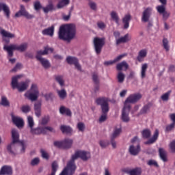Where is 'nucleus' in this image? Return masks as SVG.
Segmentation results:
<instances>
[{"label":"nucleus","mask_w":175,"mask_h":175,"mask_svg":"<svg viewBox=\"0 0 175 175\" xmlns=\"http://www.w3.org/2000/svg\"><path fill=\"white\" fill-rule=\"evenodd\" d=\"M122 68H124L126 70L129 68V66L126 62L123 61L116 65V69L117 70H119L116 75V79L119 84H122V83L125 81V74L121 71L122 70Z\"/></svg>","instance_id":"obj_6"},{"label":"nucleus","mask_w":175,"mask_h":175,"mask_svg":"<svg viewBox=\"0 0 175 175\" xmlns=\"http://www.w3.org/2000/svg\"><path fill=\"white\" fill-rule=\"evenodd\" d=\"M152 13V8L148 7L146 9H145L142 14V21L143 23H148V21H150V17H151Z\"/></svg>","instance_id":"obj_15"},{"label":"nucleus","mask_w":175,"mask_h":175,"mask_svg":"<svg viewBox=\"0 0 175 175\" xmlns=\"http://www.w3.org/2000/svg\"><path fill=\"white\" fill-rule=\"evenodd\" d=\"M34 10L38 12V10H40V9H43V7H42V4H40V1H37L34 2L33 3Z\"/></svg>","instance_id":"obj_52"},{"label":"nucleus","mask_w":175,"mask_h":175,"mask_svg":"<svg viewBox=\"0 0 175 175\" xmlns=\"http://www.w3.org/2000/svg\"><path fill=\"white\" fill-rule=\"evenodd\" d=\"M93 43L94 46V50L96 54H100V53L102 52V49L106 43V38L105 37H96L94 38Z\"/></svg>","instance_id":"obj_10"},{"label":"nucleus","mask_w":175,"mask_h":175,"mask_svg":"<svg viewBox=\"0 0 175 175\" xmlns=\"http://www.w3.org/2000/svg\"><path fill=\"white\" fill-rule=\"evenodd\" d=\"M0 175H13V168L10 165H3L0 170Z\"/></svg>","instance_id":"obj_18"},{"label":"nucleus","mask_w":175,"mask_h":175,"mask_svg":"<svg viewBox=\"0 0 175 175\" xmlns=\"http://www.w3.org/2000/svg\"><path fill=\"white\" fill-rule=\"evenodd\" d=\"M66 62L70 65H75L76 69L81 70V66L79 64V59L75 57L68 56L66 58Z\"/></svg>","instance_id":"obj_14"},{"label":"nucleus","mask_w":175,"mask_h":175,"mask_svg":"<svg viewBox=\"0 0 175 175\" xmlns=\"http://www.w3.org/2000/svg\"><path fill=\"white\" fill-rule=\"evenodd\" d=\"M131 20H132V16H131V14H125L122 18L124 29H128V28H129V23H131Z\"/></svg>","instance_id":"obj_22"},{"label":"nucleus","mask_w":175,"mask_h":175,"mask_svg":"<svg viewBox=\"0 0 175 175\" xmlns=\"http://www.w3.org/2000/svg\"><path fill=\"white\" fill-rule=\"evenodd\" d=\"M77 129H79V132H84L85 130V124L84 123L80 122L77 125Z\"/></svg>","instance_id":"obj_49"},{"label":"nucleus","mask_w":175,"mask_h":175,"mask_svg":"<svg viewBox=\"0 0 175 175\" xmlns=\"http://www.w3.org/2000/svg\"><path fill=\"white\" fill-rule=\"evenodd\" d=\"M21 110L23 113H29V111H31V107H29V105H23L21 107Z\"/></svg>","instance_id":"obj_53"},{"label":"nucleus","mask_w":175,"mask_h":175,"mask_svg":"<svg viewBox=\"0 0 175 175\" xmlns=\"http://www.w3.org/2000/svg\"><path fill=\"white\" fill-rule=\"evenodd\" d=\"M121 129H115L111 138L116 139V137H118V136H120V133H121Z\"/></svg>","instance_id":"obj_46"},{"label":"nucleus","mask_w":175,"mask_h":175,"mask_svg":"<svg viewBox=\"0 0 175 175\" xmlns=\"http://www.w3.org/2000/svg\"><path fill=\"white\" fill-rule=\"evenodd\" d=\"M23 66V65L20 63H17L15 66L14 68H12V70H11V72H17V70H18V69H21V67Z\"/></svg>","instance_id":"obj_62"},{"label":"nucleus","mask_w":175,"mask_h":175,"mask_svg":"<svg viewBox=\"0 0 175 175\" xmlns=\"http://www.w3.org/2000/svg\"><path fill=\"white\" fill-rule=\"evenodd\" d=\"M101 110H102V113H105L107 114V113H109V103H107L106 104H104V105H103L101 107Z\"/></svg>","instance_id":"obj_47"},{"label":"nucleus","mask_w":175,"mask_h":175,"mask_svg":"<svg viewBox=\"0 0 175 175\" xmlns=\"http://www.w3.org/2000/svg\"><path fill=\"white\" fill-rule=\"evenodd\" d=\"M170 94H172V90H169L168 92H167L166 93L163 94L161 98V100L163 102H167V100H169V98L170 96Z\"/></svg>","instance_id":"obj_44"},{"label":"nucleus","mask_w":175,"mask_h":175,"mask_svg":"<svg viewBox=\"0 0 175 175\" xmlns=\"http://www.w3.org/2000/svg\"><path fill=\"white\" fill-rule=\"evenodd\" d=\"M73 144V139H65L63 140V148H70Z\"/></svg>","instance_id":"obj_34"},{"label":"nucleus","mask_w":175,"mask_h":175,"mask_svg":"<svg viewBox=\"0 0 175 175\" xmlns=\"http://www.w3.org/2000/svg\"><path fill=\"white\" fill-rule=\"evenodd\" d=\"M40 153H41L42 158H44V159H49V158H50V157L49 156V153H47L46 151H44V150L41 149Z\"/></svg>","instance_id":"obj_56"},{"label":"nucleus","mask_w":175,"mask_h":175,"mask_svg":"<svg viewBox=\"0 0 175 175\" xmlns=\"http://www.w3.org/2000/svg\"><path fill=\"white\" fill-rule=\"evenodd\" d=\"M39 162H40V161L39 160V158H35L31 161V166H36V165L39 164Z\"/></svg>","instance_id":"obj_63"},{"label":"nucleus","mask_w":175,"mask_h":175,"mask_svg":"<svg viewBox=\"0 0 175 175\" xmlns=\"http://www.w3.org/2000/svg\"><path fill=\"white\" fill-rule=\"evenodd\" d=\"M53 144L55 147H57L58 148H64V141H55Z\"/></svg>","instance_id":"obj_55"},{"label":"nucleus","mask_w":175,"mask_h":175,"mask_svg":"<svg viewBox=\"0 0 175 175\" xmlns=\"http://www.w3.org/2000/svg\"><path fill=\"white\" fill-rule=\"evenodd\" d=\"M0 105H1V106H3L4 107H9V106H10V102H9V100H8V98H6V96H1Z\"/></svg>","instance_id":"obj_38"},{"label":"nucleus","mask_w":175,"mask_h":175,"mask_svg":"<svg viewBox=\"0 0 175 175\" xmlns=\"http://www.w3.org/2000/svg\"><path fill=\"white\" fill-rule=\"evenodd\" d=\"M130 175H142V168L136 167L129 171Z\"/></svg>","instance_id":"obj_43"},{"label":"nucleus","mask_w":175,"mask_h":175,"mask_svg":"<svg viewBox=\"0 0 175 175\" xmlns=\"http://www.w3.org/2000/svg\"><path fill=\"white\" fill-rule=\"evenodd\" d=\"M28 49V44L27 42L23 43L20 45L17 44H11V45H4L3 50L7 51L8 57H13V51L16 50V51H20L21 53H24L25 50Z\"/></svg>","instance_id":"obj_5"},{"label":"nucleus","mask_w":175,"mask_h":175,"mask_svg":"<svg viewBox=\"0 0 175 175\" xmlns=\"http://www.w3.org/2000/svg\"><path fill=\"white\" fill-rule=\"evenodd\" d=\"M107 120V113H103L101 116L99 118V122L100 124H102V122H105Z\"/></svg>","instance_id":"obj_57"},{"label":"nucleus","mask_w":175,"mask_h":175,"mask_svg":"<svg viewBox=\"0 0 175 175\" xmlns=\"http://www.w3.org/2000/svg\"><path fill=\"white\" fill-rule=\"evenodd\" d=\"M150 110V105H144L142 109L140 110L139 114H146V113Z\"/></svg>","instance_id":"obj_51"},{"label":"nucleus","mask_w":175,"mask_h":175,"mask_svg":"<svg viewBox=\"0 0 175 175\" xmlns=\"http://www.w3.org/2000/svg\"><path fill=\"white\" fill-rule=\"evenodd\" d=\"M0 33L2 36L3 42H5V43H9L10 42V40H8L6 38H8L9 39L16 38V35L2 29V27H0Z\"/></svg>","instance_id":"obj_12"},{"label":"nucleus","mask_w":175,"mask_h":175,"mask_svg":"<svg viewBox=\"0 0 175 175\" xmlns=\"http://www.w3.org/2000/svg\"><path fill=\"white\" fill-rule=\"evenodd\" d=\"M158 137H159V130L156 129L153 134V136L149 139L148 141L144 142V144L148 146L150 144H154L157 140H158Z\"/></svg>","instance_id":"obj_21"},{"label":"nucleus","mask_w":175,"mask_h":175,"mask_svg":"<svg viewBox=\"0 0 175 175\" xmlns=\"http://www.w3.org/2000/svg\"><path fill=\"white\" fill-rule=\"evenodd\" d=\"M11 135L13 143H19L22 147L21 152V154H24V152H25L27 146L23 140L20 141V134L18 133V131H17L16 129H12Z\"/></svg>","instance_id":"obj_8"},{"label":"nucleus","mask_w":175,"mask_h":175,"mask_svg":"<svg viewBox=\"0 0 175 175\" xmlns=\"http://www.w3.org/2000/svg\"><path fill=\"white\" fill-rule=\"evenodd\" d=\"M25 96L29 100H31V102L37 100L38 98H39V88H38V85L33 83L29 91H27L25 94Z\"/></svg>","instance_id":"obj_7"},{"label":"nucleus","mask_w":175,"mask_h":175,"mask_svg":"<svg viewBox=\"0 0 175 175\" xmlns=\"http://www.w3.org/2000/svg\"><path fill=\"white\" fill-rule=\"evenodd\" d=\"M132 39V37L129 36V33L125 34L123 37L116 39V45L121 44V43H126Z\"/></svg>","instance_id":"obj_23"},{"label":"nucleus","mask_w":175,"mask_h":175,"mask_svg":"<svg viewBox=\"0 0 175 175\" xmlns=\"http://www.w3.org/2000/svg\"><path fill=\"white\" fill-rule=\"evenodd\" d=\"M171 152H175V139L172 140L169 144Z\"/></svg>","instance_id":"obj_58"},{"label":"nucleus","mask_w":175,"mask_h":175,"mask_svg":"<svg viewBox=\"0 0 175 175\" xmlns=\"http://www.w3.org/2000/svg\"><path fill=\"white\" fill-rule=\"evenodd\" d=\"M148 165L149 166H155V167H159V165H158V163H157V161H154V160H149L148 161Z\"/></svg>","instance_id":"obj_59"},{"label":"nucleus","mask_w":175,"mask_h":175,"mask_svg":"<svg viewBox=\"0 0 175 175\" xmlns=\"http://www.w3.org/2000/svg\"><path fill=\"white\" fill-rule=\"evenodd\" d=\"M80 158L82 161H88L91 158V153L84 150H77L72 155L70 161H68V166H72L74 169H77L75 161Z\"/></svg>","instance_id":"obj_3"},{"label":"nucleus","mask_w":175,"mask_h":175,"mask_svg":"<svg viewBox=\"0 0 175 175\" xmlns=\"http://www.w3.org/2000/svg\"><path fill=\"white\" fill-rule=\"evenodd\" d=\"M16 144H17V142H13V141H12V142L7 146V150L12 155H16V151L17 150V146Z\"/></svg>","instance_id":"obj_24"},{"label":"nucleus","mask_w":175,"mask_h":175,"mask_svg":"<svg viewBox=\"0 0 175 175\" xmlns=\"http://www.w3.org/2000/svg\"><path fill=\"white\" fill-rule=\"evenodd\" d=\"M163 46L165 51H169L170 50V46L169 45V40L167 38L163 39Z\"/></svg>","instance_id":"obj_45"},{"label":"nucleus","mask_w":175,"mask_h":175,"mask_svg":"<svg viewBox=\"0 0 175 175\" xmlns=\"http://www.w3.org/2000/svg\"><path fill=\"white\" fill-rule=\"evenodd\" d=\"M18 79H21V75H16L12 78L11 85L13 90H16L17 88L19 92H24L29 87V83L31 81L29 79H27L25 81H22L18 83Z\"/></svg>","instance_id":"obj_2"},{"label":"nucleus","mask_w":175,"mask_h":175,"mask_svg":"<svg viewBox=\"0 0 175 175\" xmlns=\"http://www.w3.org/2000/svg\"><path fill=\"white\" fill-rule=\"evenodd\" d=\"M44 129L42 128H37V129H31L30 130L31 135H40L42 133H44Z\"/></svg>","instance_id":"obj_36"},{"label":"nucleus","mask_w":175,"mask_h":175,"mask_svg":"<svg viewBox=\"0 0 175 175\" xmlns=\"http://www.w3.org/2000/svg\"><path fill=\"white\" fill-rule=\"evenodd\" d=\"M76 172V169L73 166H69V162L67 163V166L63 170L59 175H73Z\"/></svg>","instance_id":"obj_17"},{"label":"nucleus","mask_w":175,"mask_h":175,"mask_svg":"<svg viewBox=\"0 0 175 175\" xmlns=\"http://www.w3.org/2000/svg\"><path fill=\"white\" fill-rule=\"evenodd\" d=\"M129 111H131V109H128V108L124 105L121 115V120L123 122H129V121H131V118L129 117Z\"/></svg>","instance_id":"obj_16"},{"label":"nucleus","mask_w":175,"mask_h":175,"mask_svg":"<svg viewBox=\"0 0 175 175\" xmlns=\"http://www.w3.org/2000/svg\"><path fill=\"white\" fill-rule=\"evenodd\" d=\"M57 95L60 99H65L68 96V93L65 89H62L60 90H57Z\"/></svg>","instance_id":"obj_37"},{"label":"nucleus","mask_w":175,"mask_h":175,"mask_svg":"<svg viewBox=\"0 0 175 175\" xmlns=\"http://www.w3.org/2000/svg\"><path fill=\"white\" fill-rule=\"evenodd\" d=\"M147 69H148V64L147 63L143 64L141 67V79H146Z\"/></svg>","instance_id":"obj_32"},{"label":"nucleus","mask_w":175,"mask_h":175,"mask_svg":"<svg viewBox=\"0 0 175 175\" xmlns=\"http://www.w3.org/2000/svg\"><path fill=\"white\" fill-rule=\"evenodd\" d=\"M44 13H49V12H53V10H55L54 8V5L51 3L47 5L46 7L42 8Z\"/></svg>","instance_id":"obj_40"},{"label":"nucleus","mask_w":175,"mask_h":175,"mask_svg":"<svg viewBox=\"0 0 175 175\" xmlns=\"http://www.w3.org/2000/svg\"><path fill=\"white\" fill-rule=\"evenodd\" d=\"M42 35H45L47 36H53L54 35V25H52L51 27L47 29H44L42 31Z\"/></svg>","instance_id":"obj_29"},{"label":"nucleus","mask_w":175,"mask_h":175,"mask_svg":"<svg viewBox=\"0 0 175 175\" xmlns=\"http://www.w3.org/2000/svg\"><path fill=\"white\" fill-rule=\"evenodd\" d=\"M109 101L105 97H100L96 99V103L98 106L103 107V105H106V103H108Z\"/></svg>","instance_id":"obj_33"},{"label":"nucleus","mask_w":175,"mask_h":175,"mask_svg":"<svg viewBox=\"0 0 175 175\" xmlns=\"http://www.w3.org/2000/svg\"><path fill=\"white\" fill-rule=\"evenodd\" d=\"M12 122L18 126V128H21L24 126V120L23 118L17 116H14V115H11Z\"/></svg>","instance_id":"obj_20"},{"label":"nucleus","mask_w":175,"mask_h":175,"mask_svg":"<svg viewBox=\"0 0 175 175\" xmlns=\"http://www.w3.org/2000/svg\"><path fill=\"white\" fill-rule=\"evenodd\" d=\"M110 16L112 18V20L113 21H115V23L116 24H119L120 23V17L118 16V14H117V12L112 11L110 14Z\"/></svg>","instance_id":"obj_42"},{"label":"nucleus","mask_w":175,"mask_h":175,"mask_svg":"<svg viewBox=\"0 0 175 175\" xmlns=\"http://www.w3.org/2000/svg\"><path fill=\"white\" fill-rule=\"evenodd\" d=\"M3 12L6 18H10V8L5 3H0V12Z\"/></svg>","instance_id":"obj_19"},{"label":"nucleus","mask_w":175,"mask_h":175,"mask_svg":"<svg viewBox=\"0 0 175 175\" xmlns=\"http://www.w3.org/2000/svg\"><path fill=\"white\" fill-rule=\"evenodd\" d=\"M76 36V27L74 25H64L59 27L58 37L60 40L70 42Z\"/></svg>","instance_id":"obj_1"},{"label":"nucleus","mask_w":175,"mask_h":175,"mask_svg":"<svg viewBox=\"0 0 175 175\" xmlns=\"http://www.w3.org/2000/svg\"><path fill=\"white\" fill-rule=\"evenodd\" d=\"M60 130L62 131V133H70L72 132V128L69 126H66V125H62L60 126Z\"/></svg>","instance_id":"obj_41"},{"label":"nucleus","mask_w":175,"mask_h":175,"mask_svg":"<svg viewBox=\"0 0 175 175\" xmlns=\"http://www.w3.org/2000/svg\"><path fill=\"white\" fill-rule=\"evenodd\" d=\"M89 6L92 10H96V3L95 2H90L89 3Z\"/></svg>","instance_id":"obj_64"},{"label":"nucleus","mask_w":175,"mask_h":175,"mask_svg":"<svg viewBox=\"0 0 175 175\" xmlns=\"http://www.w3.org/2000/svg\"><path fill=\"white\" fill-rule=\"evenodd\" d=\"M129 151L131 155H137L140 152V144L137 145L136 147L133 145L130 146Z\"/></svg>","instance_id":"obj_25"},{"label":"nucleus","mask_w":175,"mask_h":175,"mask_svg":"<svg viewBox=\"0 0 175 175\" xmlns=\"http://www.w3.org/2000/svg\"><path fill=\"white\" fill-rule=\"evenodd\" d=\"M156 9L159 14H162L163 20L166 21L170 17V12L166 11V7L163 5H157Z\"/></svg>","instance_id":"obj_13"},{"label":"nucleus","mask_w":175,"mask_h":175,"mask_svg":"<svg viewBox=\"0 0 175 175\" xmlns=\"http://www.w3.org/2000/svg\"><path fill=\"white\" fill-rule=\"evenodd\" d=\"M27 122L30 129H32L33 128V125H35V123L33 122V118H32V116H28Z\"/></svg>","instance_id":"obj_48"},{"label":"nucleus","mask_w":175,"mask_h":175,"mask_svg":"<svg viewBox=\"0 0 175 175\" xmlns=\"http://www.w3.org/2000/svg\"><path fill=\"white\" fill-rule=\"evenodd\" d=\"M92 80L96 85L99 84V77H98V74L94 73L92 75Z\"/></svg>","instance_id":"obj_54"},{"label":"nucleus","mask_w":175,"mask_h":175,"mask_svg":"<svg viewBox=\"0 0 175 175\" xmlns=\"http://www.w3.org/2000/svg\"><path fill=\"white\" fill-rule=\"evenodd\" d=\"M142 97L143 96L140 93L131 94L126 99L124 106H126V108L129 109H131V104L129 103H137V102H139V100H140Z\"/></svg>","instance_id":"obj_9"},{"label":"nucleus","mask_w":175,"mask_h":175,"mask_svg":"<svg viewBox=\"0 0 175 175\" xmlns=\"http://www.w3.org/2000/svg\"><path fill=\"white\" fill-rule=\"evenodd\" d=\"M59 113L60 114H66L68 117L72 116V111L69 109V108H66L64 106H62L59 108Z\"/></svg>","instance_id":"obj_30"},{"label":"nucleus","mask_w":175,"mask_h":175,"mask_svg":"<svg viewBox=\"0 0 175 175\" xmlns=\"http://www.w3.org/2000/svg\"><path fill=\"white\" fill-rule=\"evenodd\" d=\"M141 133L143 139H150L151 137V130L148 129H144Z\"/></svg>","instance_id":"obj_35"},{"label":"nucleus","mask_w":175,"mask_h":175,"mask_svg":"<svg viewBox=\"0 0 175 175\" xmlns=\"http://www.w3.org/2000/svg\"><path fill=\"white\" fill-rule=\"evenodd\" d=\"M70 2V0H60L57 5V8L62 9V8L66 6V5H69Z\"/></svg>","instance_id":"obj_39"},{"label":"nucleus","mask_w":175,"mask_h":175,"mask_svg":"<svg viewBox=\"0 0 175 175\" xmlns=\"http://www.w3.org/2000/svg\"><path fill=\"white\" fill-rule=\"evenodd\" d=\"M49 53H53V51H54V49L50 48L49 46H45L44 51H37V54L36 55V59H38V61L40 62L44 69H49V68H50V62H49L47 59L42 57V56L47 55V54H49Z\"/></svg>","instance_id":"obj_4"},{"label":"nucleus","mask_w":175,"mask_h":175,"mask_svg":"<svg viewBox=\"0 0 175 175\" xmlns=\"http://www.w3.org/2000/svg\"><path fill=\"white\" fill-rule=\"evenodd\" d=\"M99 144L102 148H106L109 146V141H100Z\"/></svg>","instance_id":"obj_60"},{"label":"nucleus","mask_w":175,"mask_h":175,"mask_svg":"<svg viewBox=\"0 0 175 175\" xmlns=\"http://www.w3.org/2000/svg\"><path fill=\"white\" fill-rule=\"evenodd\" d=\"M159 154L163 162H167V152L163 148H159Z\"/></svg>","instance_id":"obj_26"},{"label":"nucleus","mask_w":175,"mask_h":175,"mask_svg":"<svg viewBox=\"0 0 175 175\" xmlns=\"http://www.w3.org/2000/svg\"><path fill=\"white\" fill-rule=\"evenodd\" d=\"M97 26L100 29H105V28H106V24L102 21H98L97 23Z\"/></svg>","instance_id":"obj_61"},{"label":"nucleus","mask_w":175,"mask_h":175,"mask_svg":"<svg viewBox=\"0 0 175 175\" xmlns=\"http://www.w3.org/2000/svg\"><path fill=\"white\" fill-rule=\"evenodd\" d=\"M34 111L36 117H40L42 114V103H36L34 104Z\"/></svg>","instance_id":"obj_27"},{"label":"nucleus","mask_w":175,"mask_h":175,"mask_svg":"<svg viewBox=\"0 0 175 175\" xmlns=\"http://www.w3.org/2000/svg\"><path fill=\"white\" fill-rule=\"evenodd\" d=\"M25 17L27 20H31V18H33V15L30 14L27 12V10H25V6L24 5H20V10L15 14V17Z\"/></svg>","instance_id":"obj_11"},{"label":"nucleus","mask_w":175,"mask_h":175,"mask_svg":"<svg viewBox=\"0 0 175 175\" xmlns=\"http://www.w3.org/2000/svg\"><path fill=\"white\" fill-rule=\"evenodd\" d=\"M55 80L58 83L60 87L65 85V80L64 79V75H55Z\"/></svg>","instance_id":"obj_31"},{"label":"nucleus","mask_w":175,"mask_h":175,"mask_svg":"<svg viewBox=\"0 0 175 175\" xmlns=\"http://www.w3.org/2000/svg\"><path fill=\"white\" fill-rule=\"evenodd\" d=\"M147 57V49H142L138 53V56L137 57V59L139 62H142L144 58Z\"/></svg>","instance_id":"obj_28"},{"label":"nucleus","mask_w":175,"mask_h":175,"mask_svg":"<svg viewBox=\"0 0 175 175\" xmlns=\"http://www.w3.org/2000/svg\"><path fill=\"white\" fill-rule=\"evenodd\" d=\"M174 128H175V124L171 123L170 124H168L166 126L165 131L166 133L172 132V131H173Z\"/></svg>","instance_id":"obj_50"}]
</instances>
